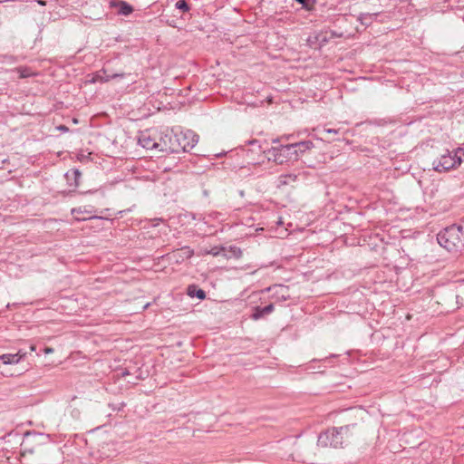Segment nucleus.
I'll return each mask as SVG.
<instances>
[{"mask_svg": "<svg viewBox=\"0 0 464 464\" xmlns=\"http://www.w3.org/2000/svg\"><path fill=\"white\" fill-rule=\"evenodd\" d=\"M139 143L147 150L157 149L160 146L154 139L145 132L140 134Z\"/></svg>", "mask_w": 464, "mask_h": 464, "instance_id": "nucleus-9", "label": "nucleus"}, {"mask_svg": "<svg viewBox=\"0 0 464 464\" xmlns=\"http://www.w3.org/2000/svg\"><path fill=\"white\" fill-rule=\"evenodd\" d=\"M460 228H461V241L463 243V247H464V221L460 223Z\"/></svg>", "mask_w": 464, "mask_h": 464, "instance_id": "nucleus-24", "label": "nucleus"}, {"mask_svg": "<svg viewBox=\"0 0 464 464\" xmlns=\"http://www.w3.org/2000/svg\"><path fill=\"white\" fill-rule=\"evenodd\" d=\"M298 175L295 173L282 174L278 177V187L287 186L291 183L296 182Z\"/></svg>", "mask_w": 464, "mask_h": 464, "instance_id": "nucleus-10", "label": "nucleus"}, {"mask_svg": "<svg viewBox=\"0 0 464 464\" xmlns=\"http://www.w3.org/2000/svg\"><path fill=\"white\" fill-rule=\"evenodd\" d=\"M44 351L45 353H51L53 352V349L51 347H45Z\"/></svg>", "mask_w": 464, "mask_h": 464, "instance_id": "nucleus-27", "label": "nucleus"}, {"mask_svg": "<svg viewBox=\"0 0 464 464\" xmlns=\"http://www.w3.org/2000/svg\"><path fill=\"white\" fill-rule=\"evenodd\" d=\"M102 73L104 74V76H102V75H97V78L100 82H107L112 79H116V78H123L126 73H113V74H107V72L106 70H102Z\"/></svg>", "mask_w": 464, "mask_h": 464, "instance_id": "nucleus-13", "label": "nucleus"}, {"mask_svg": "<svg viewBox=\"0 0 464 464\" xmlns=\"http://www.w3.org/2000/svg\"><path fill=\"white\" fill-rule=\"evenodd\" d=\"M231 251L233 252V255L237 257H239L241 255V250L237 247H231Z\"/></svg>", "mask_w": 464, "mask_h": 464, "instance_id": "nucleus-22", "label": "nucleus"}, {"mask_svg": "<svg viewBox=\"0 0 464 464\" xmlns=\"http://www.w3.org/2000/svg\"><path fill=\"white\" fill-rule=\"evenodd\" d=\"M28 442V438L24 439L21 444V454L24 457L27 453L33 454L37 449L30 448Z\"/></svg>", "mask_w": 464, "mask_h": 464, "instance_id": "nucleus-15", "label": "nucleus"}, {"mask_svg": "<svg viewBox=\"0 0 464 464\" xmlns=\"http://www.w3.org/2000/svg\"><path fill=\"white\" fill-rule=\"evenodd\" d=\"M295 150V159L298 160L300 156H302L304 152L312 150L314 146L311 140H304L299 142L291 143Z\"/></svg>", "mask_w": 464, "mask_h": 464, "instance_id": "nucleus-6", "label": "nucleus"}, {"mask_svg": "<svg viewBox=\"0 0 464 464\" xmlns=\"http://www.w3.org/2000/svg\"><path fill=\"white\" fill-rule=\"evenodd\" d=\"M111 5L119 6V14L122 15H130L133 12V7L125 1L111 2Z\"/></svg>", "mask_w": 464, "mask_h": 464, "instance_id": "nucleus-11", "label": "nucleus"}, {"mask_svg": "<svg viewBox=\"0 0 464 464\" xmlns=\"http://www.w3.org/2000/svg\"><path fill=\"white\" fill-rule=\"evenodd\" d=\"M378 15V14L374 13V14H369V13H366V14H361L360 16H359V20L361 22L362 24L365 25V26H369L372 24L373 19Z\"/></svg>", "mask_w": 464, "mask_h": 464, "instance_id": "nucleus-14", "label": "nucleus"}, {"mask_svg": "<svg viewBox=\"0 0 464 464\" xmlns=\"http://www.w3.org/2000/svg\"><path fill=\"white\" fill-rule=\"evenodd\" d=\"M129 374H130V371H129V370H127V369L123 370V371L121 372V377H125V376H127V375H129Z\"/></svg>", "mask_w": 464, "mask_h": 464, "instance_id": "nucleus-25", "label": "nucleus"}, {"mask_svg": "<svg viewBox=\"0 0 464 464\" xmlns=\"http://www.w3.org/2000/svg\"><path fill=\"white\" fill-rule=\"evenodd\" d=\"M8 61L11 62V63H14V62H15V59H14V56H9L8 57Z\"/></svg>", "mask_w": 464, "mask_h": 464, "instance_id": "nucleus-29", "label": "nucleus"}, {"mask_svg": "<svg viewBox=\"0 0 464 464\" xmlns=\"http://www.w3.org/2000/svg\"><path fill=\"white\" fill-rule=\"evenodd\" d=\"M15 70L20 73L21 79L27 78V77H30L31 75H33V73L31 72V70L28 67L21 66V67H17Z\"/></svg>", "mask_w": 464, "mask_h": 464, "instance_id": "nucleus-17", "label": "nucleus"}, {"mask_svg": "<svg viewBox=\"0 0 464 464\" xmlns=\"http://www.w3.org/2000/svg\"><path fill=\"white\" fill-rule=\"evenodd\" d=\"M225 251H226V248L223 246H220V247L215 246L210 250L209 253L211 255H213L214 256H218L221 255L222 253H224Z\"/></svg>", "mask_w": 464, "mask_h": 464, "instance_id": "nucleus-21", "label": "nucleus"}, {"mask_svg": "<svg viewBox=\"0 0 464 464\" xmlns=\"http://www.w3.org/2000/svg\"><path fill=\"white\" fill-rule=\"evenodd\" d=\"M459 166V161L452 158L451 153L441 155L438 160L433 161V168L438 172L448 171Z\"/></svg>", "mask_w": 464, "mask_h": 464, "instance_id": "nucleus-4", "label": "nucleus"}, {"mask_svg": "<svg viewBox=\"0 0 464 464\" xmlns=\"http://www.w3.org/2000/svg\"><path fill=\"white\" fill-rule=\"evenodd\" d=\"M461 228L459 225H451L437 235L438 243L449 251L453 249H462Z\"/></svg>", "mask_w": 464, "mask_h": 464, "instance_id": "nucleus-2", "label": "nucleus"}, {"mask_svg": "<svg viewBox=\"0 0 464 464\" xmlns=\"http://www.w3.org/2000/svg\"><path fill=\"white\" fill-rule=\"evenodd\" d=\"M297 3L301 4L303 8L305 10H312L315 4V0H295Z\"/></svg>", "mask_w": 464, "mask_h": 464, "instance_id": "nucleus-18", "label": "nucleus"}, {"mask_svg": "<svg viewBox=\"0 0 464 464\" xmlns=\"http://www.w3.org/2000/svg\"><path fill=\"white\" fill-rule=\"evenodd\" d=\"M295 150L291 144L279 145L272 147L267 150V158L278 165H282L290 160H296L295 156Z\"/></svg>", "mask_w": 464, "mask_h": 464, "instance_id": "nucleus-3", "label": "nucleus"}, {"mask_svg": "<svg viewBox=\"0 0 464 464\" xmlns=\"http://www.w3.org/2000/svg\"><path fill=\"white\" fill-rule=\"evenodd\" d=\"M256 142H257V140H252V141H250V143H251V144H254V143H256Z\"/></svg>", "mask_w": 464, "mask_h": 464, "instance_id": "nucleus-34", "label": "nucleus"}, {"mask_svg": "<svg viewBox=\"0 0 464 464\" xmlns=\"http://www.w3.org/2000/svg\"><path fill=\"white\" fill-rule=\"evenodd\" d=\"M36 350V346L34 344L30 345V351L34 352Z\"/></svg>", "mask_w": 464, "mask_h": 464, "instance_id": "nucleus-28", "label": "nucleus"}, {"mask_svg": "<svg viewBox=\"0 0 464 464\" xmlns=\"http://www.w3.org/2000/svg\"><path fill=\"white\" fill-rule=\"evenodd\" d=\"M272 142H273L274 144L278 143V142H279V139H274V140H272Z\"/></svg>", "mask_w": 464, "mask_h": 464, "instance_id": "nucleus-33", "label": "nucleus"}, {"mask_svg": "<svg viewBox=\"0 0 464 464\" xmlns=\"http://www.w3.org/2000/svg\"><path fill=\"white\" fill-rule=\"evenodd\" d=\"M274 287H275V288H278V289H280L281 291H284V290H287V289H288V287L284 286V285H275Z\"/></svg>", "mask_w": 464, "mask_h": 464, "instance_id": "nucleus-26", "label": "nucleus"}, {"mask_svg": "<svg viewBox=\"0 0 464 464\" xmlns=\"http://www.w3.org/2000/svg\"><path fill=\"white\" fill-rule=\"evenodd\" d=\"M176 8L183 11V12H188L189 11V5L187 3L186 0H179L177 3H176Z\"/></svg>", "mask_w": 464, "mask_h": 464, "instance_id": "nucleus-20", "label": "nucleus"}, {"mask_svg": "<svg viewBox=\"0 0 464 464\" xmlns=\"http://www.w3.org/2000/svg\"><path fill=\"white\" fill-rule=\"evenodd\" d=\"M37 2L41 5H46L45 1H43V0H38Z\"/></svg>", "mask_w": 464, "mask_h": 464, "instance_id": "nucleus-30", "label": "nucleus"}, {"mask_svg": "<svg viewBox=\"0 0 464 464\" xmlns=\"http://www.w3.org/2000/svg\"><path fill=\"white\" fill-rule=\"evenodd\" d=\"M65 179L69 187L76 188L80 185V179L82 177V173L78 169H72L68 170L65 175Z\"/></svg>", "mask_w": 464, "mask_h": 464, "instance_id": "nucleus-5", "label": "nucleus"}, {"mask_svg": "<svg viewBox=\"0 0 464 464\" xmlns=\"http://www.w3.org/2000/svg\"><path fill=\"white\" fill-rule=\"evenodd\" d=\"M26 353H22L19 351L17 353H5L0 355V360L5 364H15L18 363L22 358L25 356Z\"/></svg>", "mask_w": 464, "mask_h": 464, "instance_id": "nucleus-8", "label": "nucleus"}, {"mask_svg": "<svg viewBox=\"0 0 464 464\" xmlns=\"http://www.w3.org/2000/svg\"><path fill=\"white\" fill-rule=\"evenodd\" d=\"M324 131L327 132V133L337 134L339 132V130H337V129H324Z\"/></svg>", "mask_w": 464, "mask_h": 464, "instance_id": "nucleus-23", "label": "nucleus"}, {"mask_svg": "<svg viewBox=\"0 0 464 464\" xmlns=\"http://www.w3.org/2000/svg\"><path fill=\"white\" fill-rule=\"evenodd\" d=\"M452 158L454 160H458L460 165L464 158V150L461 148H458L457 150H455Z\"/></svg>", "mask_w": 464, "mask_h": 464, "instance_id": "nucleus-19", "label": "nucleus"}, {"mask_svg": "<svg viewBox=\"0 0 464 464\" xmlns=\"http://www.w3.org/2000/svg\"><path fill=\"white\" fill-rule=\"evenodd\" d=\"M197 142H198V138L195 135H193L190 140L186 141L183 145H181L182 150L189 151L191 149H193L195 147Z\"/></svg>", "mask_w": 464, "mask_h": 464, "instance_id": "nucleus-16", "label": "nucleus"}, {"mask_svg": "<svg viewBox=\"0 0 464 464\" xmlns=\"http://www.w3.org/2000/svg\"><path fill=\"white\" fill-rule=\"evenodd\" d=\"M362 426L358 423L333 427L319 434L317 444L322 447L343 448L362 434Z\"/></svg>", "mask_w": 464, "mask_h": 464, "instance_id": "nucleus-1", "label": "nucleus"}, {"mask_svg": "<svg viewBox=\"0 0 464 464\" xmlns=\"http://www.w3.org/2000/svg\"><path fill=\"white\" fill-rule=\"evenodd\" d=\"M274 310H275V306L273 304H269L264 307L256 306L254 308V312L251 315V318L256 321L259 320L262 317H264L265 315L271 314Z\"/></svg>", "mask_w": 464, "mask_h": 464, "instance_id": "nucleus-7", "label": "nucleus"}, {"mask_svg": "<svg viewBox=\"0 0 464 464\" xmlns=\"http://www.w3.org/2000/svg\"><path fill=\"white\" fill-rule=\"evenodd\" d=\"M282 298L284 300H287L289 298V295H285V294H282Z\"/></svg>", "mask_w": 464, "mask_h": 464, "instance_id": "nucleus-32", "label": "nucleus"}, {"mask_svg": "<svg viewBox=\"0 0 464 464\" xmlns=\"http://www.w3.org/2000/svg\"><path fill=\"white\" fill-rule=\"evenodd\" d=\"M187 292L191 297H197L199 300H204L206 298V292L195 285H188Z\"/></svg>", "mask_w": 464, "mask_h": 464, "instance_id": "nucleus-12", "label": "nucleus"}, {"mask_svg": "<svg viewBox=\"0 0 464 464\" xmlns=\"http://www.w3.org/2000/svg\"><path fill=\"white\" fill-rule=\"evenodd\" d=\"M59 129L62 130H68V128L66 126H63V125H61L59 127Z\"/></svg>", "mask_w": 464, "mask_h": 464, "instance_id": "nucleus-31", "label": "nucleus"}]
</instances>
